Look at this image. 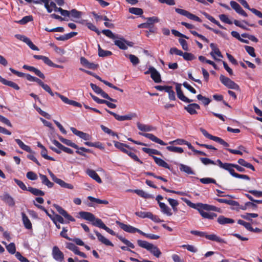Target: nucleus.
<instances>
[{
	"label": "nucleus",
	"mask_w": 262,
	"mask_h": 262,
	"mask_svg": "<svg viewBox=\"0 0 262 262\" xmlns=\"http://www.w3.org/2000/svg\"><path fill=\"white\" fill-rule=\"evenodd\" d=\"M137 244L139 246L149 251L156 257H159L161 254L160 250L157 246L147 242V241L138 239L137 241Z\"/></svg>",
	"instance_id": "obj_1"
},
{
	"label": "nucleus",
	"mask_w": 262,
	"mask_h": 262,
	"mask_svg": "<svg viewBox=\"0 0 262 262\" xmlns=\"http://www.w3.org/2000/svg\"><path fill=\"white\" fill-rule=\"evenodd\" d=\"M233 166L234 164L225 163L223 166H222V168L228 170L230 172V174L235 178L243 179L247 180H250V178L246 174H238L235 172L234 170L233 169Z\"/></svg>",
	"instance_id": "obj_2"
},
{
	"label": "nucleus",
	"mask_w": 262,
	"mask_h": 262,
	"mask_svg": "<svg viewBox=\"0 0 262 262\" xmlns=\"http://www.w3.org/2000/svg\"><path fill=\"white\" fill-rule=\"evenodd\" d=\"M220 80L228 89H233L238 91H241L239 85L228 77L221 75L220 77Z\"/></svg>",
	"instance_id": "obj_3"
},
{
	"label": "nucleus",
	"mask_w": 262,
	"mask_h": 262,
	"mask_svg": "<svg viewBox=\"0 0 262 262\" xmlns=\"http://www.w3.org/2000/svg\"><path fill=\"white\" fill-rule=\"evenodd\" d=\"M200 130L203 134V135L207 138L213 140L216 142H218L219 143L223 145L224 146L228 147L229 146V144L227 142H225L222 138L210 135L205 129L203 128H200Z\"/></svg>",
	"instance_id": "obj_4"
},
{
	"label": "nucleus",
	"mask_w": 262,
	"mask_h": 262,
	"mask_svg": "<svg viewBox=\"0 0 262 262\" xmlns=\"http://www.w3.org/2000/svg\"><path fill=\"white\" fill-rule=\"evenodd\" d=\"M135 214L142 219L149 218L156 223H161L163 221L156 215H154L151 212L138 211L135 212Z\"/></svg>",
	"instance_id": "obj_5"
},
{
	"label": "nucleus",
	"mask_w": 262,
	"mask_h": 262,
	"mask_svg": "<svg viewBox=\"0 0 262 262\" xmlns=\"http://www.w3.org/2000/svg\"><path fill=\"white\" fill-rule=\"evenodd\" d=\"M105 111L110 114L113 115L116 120L119 121L130 120H132L133 118H136L137 117L136 113H131L126 115L120 116L107 109H105Z\"/></svg>",
	"instance_id": "obj_6"
},
{
	"label": "nucleus",
	"mask_w": 262,
	"mask_h": 262,
	"mask_svg": "<svg viewBox=\"0 0 262 262\" xmlns=\"http://www.w3.org/2000/svg\"><path fill=\"white\" fill-rule=\"evenodd\" d=\"M48 172L52 180L56 183L59 185L61 187L68 188L69 189H73L74 188L73 185L65 182L60 179L57 178L50 170L48 169Z\"/></svg>",
	"instance_id": "obj_7"
},
{
	"label": "nucleus",
	"mask_w": 262,
	"mask_h": 262,
	"mask_svg": "<svg viewBox=\"0 0 262 262\" xmlns=\"http://www.w3.org/2000/svg\"><path fill=\"white\" fill-rule=\"evenodd\" d=\"M52 255L53 258L58 262H63L64 260V254L57 246L53 247Z\"/></svg>",
	"instance_id": "obj_8"
},
{
	"label": "nucleus",
	"mask_w": 262,
	"mask_h": 262,
	"mask_svg": "<svg viewBox=\"0 0 262 262\" xmlns=\"http://www.w3.org/2000/svg\"><path fill=\"white\" fill-rule=\"evenodd\" d=\"M116 224L122 229L123 230L130 233L138 232L141 234L142 231L138 228L134 227L130 225L125 224L119 221H116Z\"/></svg>",
	"instance_id": "obj_9"
},
{
	"label": "nucleus",
	"mask_w": 262,
	"mask_h": 262,
	"mask_svg": "<svg viewBox=\"0 0 262 262\" xmlns=\"http://www.w3.org/2000/svg\"><path fill=\"white\" fill-rule=\"evenodd\" d=\"M92 222L93 225H94L95 226L98 227L100 228H102V229L105 230L107 232L109 233L110 234H111L112 235H115V232L113 230H112L110 228H109L108 227H107L103 223V222L102 221V220L101 219L96 218L95 217V220H94Z\"/></svg>",
	"instance_id": "obj_10"
},
{
	"label": "nucleus",
	"mask_w": 262,
	"mask_h": 262,
	"mask_svg": "<svg viewBox=\"0 0 262 262\" xmlns=\"http://www.w3.org/2000/svg\"><path fill=\"white\" fill-rule=\"evenodd\" d=\"M90 86L93 90L98 94H100L103 98L107 99L112 102H117L116 99L111 98L107 94L104 92L100 87L95 84L91 83Z\"/></svg>",
	"instance_id": "obj_11"
},
{
	"label": "nucleus",
	"mask_w": 262,
	"mask_h": 262,
	"mask_svg": "<svg viewBox=\"0 0 262 262\" xmlns=\"http://www.w3.org/2000/svg\"><path fill=\"white\" fill-rule=\"evenodd\" d=\"M175 11L177 13L185 16L190 19L193 20L198 22H201L202 20L197 16L190 13L189 12L179 8H176Z\"/></svg>",
	"instance_id": "obj_12"
},
{
	"label": "nucleus",
	"mask_w": 262,
	"mask_h": 262,
	"mask_svg": "<svg viewBox=\"0 0 262 262\" xmlns=\"http://www.w3.org/2000/svg\"><path fill=\"white\" fill-rule=\"evenodd\" d=\"M15 36L18 39H19V40L24 41V42H25L32 50H35V51L39 50V49L38 48V47H37L36 46H35L33 43L32 41L28 37H27L25 36L19 35V34H16L15 35Z\"/></svg>",
	"instance_id": "obj_13"
},
{
	"label": "nucleus",
	"mask_w": 262,
	"mask_h": 262,
	"mask_svg": "<svg viewBox=\"0 0 262 262\" xmlns=\"http://www.w3.org/2000/svg\"><path fill=\"white\" fill-rule=\"evenodd\" d=\"M176 90L178 97L182 101L187 103H190L193 101L192 99L188 98L183 94V92L181 90V84L177 83L176 84Z\"/></svg>",
	"instance_id": "obj_14"
},
{
	"label": "nucleus",
	"mask_w": 262,
	"mask_h": 262,
	"mask_svg": "<svg viewBox=\"0 0 262 262\" xmlns=\"http://www.w3.org/2000/svg\"><path fill=\"white\" fill-rule=\"evenodd\" d=\"M54 207L56 209V210L58 212L59 214L62 215L63 216H64L66 219L70 221L71 222H75V220L74 217H73L71 215H70L68 213L61 207L60 206L54 204Z\"/></svg>",
	"instance_id": "obj_15"
},
{
	"label": "nucleus",
	"mask_w": 262,
	"mask_h": 262,
	"mask_svg": "<svg viewBox=\"0 0 262 262\" xmlns=\"http://www.w3.org/2000/svg\"><path fill=\"white\" fill-rule=\"evenodd\" d=\"M55 94L58 97H59L61 99V100L66 104L72 105L75 106H77L79 107H81V104L79 102H77L74 100H70L67 97L61 95L60 94L57 92H56Z\"/></svg>",
	"instance_id": "obj_16"
},
{
	"label": "nucleus",
	"mask_w": 262,
	"mask_h": 262,
	"mask_svg": "<svg viewBox=\"0 0 262 262\" xmlns=\"http://www.w3.org/2000/svg\"><path fill=\"white\" fill-rule=\"evenodd\" d=\"M230 4L232 8L234 9L238 14L245 17H247L248 16L246 12L242 9L241 6L237 2L235 1H231L230 2Z\"/></svg>",
	"instance_id": "obj_17"
},
{
	"label": "nucleus",
	"mask_w": 262,
	"mask_h": 262,
	"mask_svg": "<svg viewBox=\"0 0 262 262\" xmlns=\"http://www.w3.org/2000/svg\"><path fill=\"white\" fill-rule=\"evenodd\" d=\"M139 134L161 145H165L166 144L162 140L152 134L139 133Z\"/></svg>",
	"instance_id": "obj_18"
},
{
	"label": "nucleus",
	"mask_w": 262,
	"mask_h": 262,
	"mask_svg": "<svg viewBox=\"0 0 262 262\" xmlns=\"http://www.w3.org/2000/svg\"><path fill=\"white\" fill-rule=\"evenodd\" d=\"M210 47L212 49V51L210 52V54L214 59L217 60V59L215 57V55L220 58L223 57V55L221 52L214 43H210Z\"/></svg>",
	"instance_id": "obj_19"
},
{
	"label": "nucleus",
	"mask_w": 262,
	"mask_h": 262,
	"mask_svg": "<svg viewBox=\"0 0 262 262\" xmlns=\"http://www.w3.org/2000/svg\"><path fill=\"white\" fill-rule=\"evenodd\" d=\"M184 108L190 115H194L198 113L196 110H200V106L196 103H190L187 106H185Z\"/></svg>",
	"instance_id": "obj_20"
},
{
	"label": "nucleus",
	"mask_w": 262,
	"mask_h": 262,
	"mask_svg": "<svg viewBox=\"0 0 262 262\" xmlns=\"http://www.w3.org/2000/svg\"><path fill=\"white\" fill-rule=\"evenodd\" d=\"M70 129L74 134L79 137L81 139H83L85 140H88L90 139V135L86 133H83L81 131H79L77 130L75 128L73 127H71L70 128Z\"/></svg>",
	"instance_id": "obj_21"
},
{
	"label": "nucleus",
	"mask_w": 262,
	"mask_h": 262,
	"mask_svg": "<svg viewBox=\"0 0 262 262\" xmlns=\"http://www.w3.org/2000/svg\"><path fill=\"white\" fill-rule=\"evenodd\" d=\"M23 68L25 69H26L28 71L33 72L37 76L39 77L42 79H45V76L44 74L38 69L32 66H29L28 65H24Z\"/></svg>",
	"instance_id": "obj_22"
},
{
	"label": "nucleus",
	"mask_w": 262,
	"mask_h": 262,
	"mask_svg": "<svg viewBox=\"0 0 262 262\" xmlns=\"http://www.w3.org/2000/svg\"><path fill=\"white\" fill-rule=\"evenodd\" d=\"M2 199L9 206L13 207L15 205L14 199L8 193H5L1 196Z\"/></svg>",
	"instance_id": "obj_23"
},
{
	"label": "nucleus",
	"mask_w": 262,
	"mask_h": 262,
	"mask_svg": "<svg viewBox=\"0 0 262 262\" xmlns=\"http://www.w3.org/2000/svg\"><path fill=\"white\" fill-rule=\"evenodd\" d=\"M96 236H97V238L98 240L103 243V244L106 245V246H111L112 247L114 246L113 244L108 239L105 238L104 236H103L101 233L98 232L97 231H94Z\"/></svg>",
	"instance_id": "obj_24"
},
{
	"label": "nucleus",
	"mask_w": 262,
	"mask_h": 262,
	"mask_svg": "<svg viewBox=\"0 0 262 262\" xmlns=\"http://www.w3.org/2000/svg\"><path fill=\"white\" fill-rule=\"evenodd\" d=\"M79 215L81 218L90 222H93L95 220V215L89 212L80 211L79 212Z\"/></svg>",
	"instance_id": "obj_25"
},
{
	"label": "nucleus",
	"mask_w": 262,
	"mask_h": 262,
	"mask_svg": "<svg viewBox=\"0 0 262 262\" xmlns=\"http://www.w3.org/2000/svg\"><path fill=\"white\" fill-rule=\"evenodd\" d=\"M86 174L98 183H101L102 180L96 172L92 169H88L86 171Z\"/></svg>",
	"instance_id": "obj_26"
},
{
	"label": "nucleus",
	"mask_w": 262,
	"mask_h": 262,
	"mask_svg": "<svg viewBox=\"0 0 262 262\" xmlns=\"http://www.w3.org/2000/svg\"><path fill=\"white\" fill-rule=\"evenodd\" d=\"M0 81L4 84L6 85L9 86L11 88H13L15 90H19V86L15 82L7 80L2 77H0Z\"/></svg>",
	"instance_id": "obj_27"
},
{
	"label": "nucleus",
	"mask_w": 262,
	"mask_h": 262,
	"mask_svg": "<svg viewBox=\"0 0 262 262\" xmlns=\"http://www.w3.org/2000/svg\"><path fill=\"white\" fill-rule=\"evenodd\" d=\"M151 72H152L150 76L152 80L156 83H159L161 81V76L160 73L157 71L154 68L151 69Z\"/></svg>",
	"instance_id": "obj_28"
},
{
	"label": "nucleus",
	"mask_w": 262,
	"mask_h": 262,
	"mask_svg": "<svg viewBox=\"0 0 262 262\" xmlns=\"http://www.w3.org/2000/svg\"><path fill=\"white\" fill-rule=\"evenodd\" d=\"M152 158L154 159L155 163L159 166L170 169L169 165L162 159L155 156H152Z\"/></svg>",
	"instance_id": "obj_29"
},
{
	"label": "nucleus",
	"mask_w": 262,
	"mask_h": 262,
	"mask_svg": "<svg viewBox=\"0 0 262 262\" xmlns=\"http://www.w3.org/2000/svg\"><path fill=\"white\" fill-rule=\"evenodd\" d=\"M205 237L210 241H215L220 243H225V241L214 234H208L206 233Z\"/></svg>",
	"instance_id": "obj_30"
},
{
	"label": "nucleus",
	"mask_w": 262,
	"mask_h": 262,
	"mask_svg": "<svg viewBox=\"0 0 262 262\" xmlns=\"http://www.w3.org/2000/svg\"><path fill=\"white\" fill-rule=\"evenodd\" d=\"M125 43L126 40L123 38H120V39L114 41V44L121 50H126L127 49Z\"/></svg>",
	"instance_id": "obj_31"
},
{
	"label": "nucleus",
	"mask_w": 262,
	"mask_h": 262,
	"mask_svg": "<svg viewBox=\"0 0 262 262\" xmlns=\"http://www.w3.org/2000/svg\"><path fill=\"white\" fill-rule=\"evenodd\" d=\"M199 212L201 215V216L205 219L212 220L217 216V214L216 213L205 212L202 209H199Z\"/></svg>",
	"instance_id": "obj_32"
},
{
	"label": "nucleus",
	"mask_w": 262,
	"mask_h": 262,
	"mask_svg": "<svg viewBox=\"0 0 262 262\" xmlns=\"http://www.w3.org/2000/svg\"><path fill=\"white\" fill-rule=\"evenodd\" d=\"M134 192L139 196L144 199H153L154 198L152 194H149L143 190L136 189Z\"/></svg>",
	"instance_id": "obj_33"
},
{
	"label": "nucleus",
	"mask_w": 262,
	"mask_h": 262,
	"mask_svg": "<svg viewBox=\"0 0 262 262\" xmlns=\"http://www.w3.org/2000/svg\"><path fill=\"white\" fill-rule=\"evenodd\" d=\"M21 216L23 224L25 228H27V229H32V224L30 220L28 219V216L26 215V214L24 212H22Z\"/></svg>",
	"instance_id": "obj_34"
},
{
	"label": "nucleus",
	"mask_w": 262,
	"mask_h": 262,
	"mask_svg": "<svg viewBox=\"0 0 262 262\" xmlns=\"http://www.w3.org/2000/svg\"><path fill=\"white\" fill-rule=\"evenodd\" d=\"M39 177L41 180L43 184L46 185L49 188H52L54 186V183L50 181L47 177L45 175L39 174Z\"/></svg>",
	"instance_id": "obj_35"
},
{
	"label": "nucleus",
	"mask_w": 262,
	"mask_h": 262,
	"mask_svg": "<svg viewBox=\"0 0 262 262\" xmlns=\"http://www.w3.org/2000/svg\"><path fill=\"white\" fill-rule=\"evenodd\" d=\"M217 222L221 225L226 224H232L234 223V221L233 219L227 218L224 216L221 215L217 219Z\"/></svg>",
	"instance_id": "obj_36"
},
{
	"label": "nucleus",
	"mask_w": 262,
	"mask_h": 262,
	"mask_svg": "<svg viewBox=\"0 0 262 262\" xmlns=\"http://www.w3.org/2000/svg\"><path fill=\"white\" fill-rule=\"evenodd\" d=\"M159 206L163 213L168 216H171L172 215V213L171 211V209L164 203L159 202Z\"/></svg>",
	"instance_id": "obj_37"
},
{
	"label": "nucleus",
	"mask_w": 262,
	"mask_h": 262,
	"mask_svg": "<svg viewBox=\"0 0 262 262\" xmlns=\"http://www.w3.org/2000/svg\"><path fill=\"white\" fill-rule=\"evenodd\" d=\"M59 139L61 142H62L63 143H64L68 146H70L73 147L75 149L79 148V147L77 145H76L75 143L72 142L70 140L65 139L61 136L59 137Z\"/></svg>",
	"instance_id": "obj_38"
},
{
	"label": "nucleus",
	"mask_w": 262,
	"mask_h": 262,
	"mask_svg": "<svg viewBox=\"0 0 262 262\" xmlns=\"http://www.w3.org/2000/svg\"><path fill=\"white\" fill-rule=\"evenodd\" d=\"M137 125L138 128L142 132H149L153 129V127L148 125L142 124L139 122H138Z\"/></svg>",
	"instance_id": "obj_39"
},
{
	"label": "nucleus",
	"mask_w": 262,
	"mask_h": 262,
	"mask_svg": "<svg viewBox=\"0 0 262 262\" xmlns=\"http://www.w3.org/2000/svg\"><path fill=\"white\" fill-rule=\"evenodd\" d=\"M180 169L181 171L186 173L188 174H194L192 169L188 166L185 165L183 164H180Z\"/></svg>",
	"instance_id": "obj_40"
},
{
	"label": "nucleus",
	"mask_w": 262,
	"mask_h": 262,
	"mask_svg": "<svg viewBox=\"0 0 262 262\" xmlns=\"http://www.w3.org/2000/svg\"><path fill=\"white\" fill-rule=\"evenodd\" d=\"M28 191L36 196H43L45 195V192L43 191L31 187H28Z\"/></svg>",
	"instance_id": "obj_41"
},
{
	"label": "nucleus",
	"mask_w": 262,
	"mask_h": 262,
	"mask_svg": "<svg viewBox=\"0 0 262 262\" xmlns=\"http://www.w3.org/2000/svg\"><path fill=\"white\" fill-rule=\"evenodd\" d=\"M203 14L205 16L206 18L211 21L212 23L217 25L221 29H225V28L220 24V23L214 19L212 16L207 13L206 12H203Z\"/></svg>",
	"instance_id": "obj_42"
},
{
	"label": "nucleus",
	"mask_w": 262,
	"mask_h": 262,
	"mask_svg": "<svg viewBox=\"0 0 262 262\" xmlns=\"http://www.w3.org/2000/svg\"><path fill=\"white\" fill-rule=\"evenodd\" d=\"M15 141L22 149L29 152H32V150L30 147L25 145L20 139H15Z\"/></svg>",
	"instance_id": "obj_43"
},
{
	"label": "nucleus",
	"mask_w": 262,
	"mask_h": 262,
	"mask_svg": "<svg viewBox=\"0 0 262 262\" xmlns=\"http://www.w3.org/2000/svg\"><path fill=\"white\" fill-rule=\"evenodd\" d=\"M238 163L240 164L241 165L246 167L247 168H248L250 169H251L253 171H255V168L254 166L250 163L247 162L244 159H239L238 160Z\"/></svg>",
	"instance_id": "obj_44"
},
{
	"label": "nucleus",
	"mask_w": 262,
	"mask_h": 262,
	"mask_svg": "<svg viewBox=\"0 0 262 262\" xmlns=\"http://www.w3.org/2000/svg\"><path fill=\"white\" fill-rule=\"evenodd\" d=\"M142 150L145 152V153L148 154L149 156H151L152 157V155H161V152L155 149H151L146 147L142 148Z\"/></svg>",
	"instance_id": "obj_45"
},
{
	"label": "nucleus",
	"mask_w": 262,
	"mask_h": 262,
	"mask_svg": "<svg viewBox=\"0 0 262 262\" xmlns=\"http://www.w3.org/2000/svg\"><path fill=\"white\" fill-rule=\"evenodd\" d=\"M204 207L203 210L207 211H214L216 212H220V208H217L214 206L204 204L202 205Z\"/></svg>",
	"instance_id": "obj_46"
},
{
	"label": "nucleus",
	"mask_w": 262,
	"mask_h": 262,
	"mask_svg": "<svg viewBox=\"0 0 262 262\" xmlns=\"http://www.w3.org/2000/svg\"><path fill=\"white\" fill-rule=\"evenodd\" d=\"M112 53L109 51H105L102 49L99 45H98V55L100 57H106L111 56Z\"/></svg>",
	"instance_id": "obj_47"
},
{
	"label": "nucleus",
	"mask_w": 262,
	"mask_h": 262,
	"mask_svg": "<svg viewBox=\"0 0 262 262\" xmlns=\"http://www.w3.org/2000/svg\"><path fill=\"white\" fill-rule=\"evenodd\" d=\"M129 12L135 15H141L143 11L141 8L132 7L129 9Z\"/></svg>",
	"instance_id": "obj_48"
},
{
	"label": "nucleus",
	"mask_w": 262,
	"mask_h": 262,
	"mask_svg": "<svg viewBox=\"0 0 262 262\" xmlns=\"http://www.w3.org/2000/svg\"><path fill=\"white\" fill-rule=\"evenodd\" d=\"M88 199L90 201L93 202H95L98 204H105V205L108 204V202L107 200H100L99 199H96V198H95L91 196H89L88 197Z\"/></svg>",
	"instance_id": "obj_49"
},
{
	"label": "nucleus",
	"mask_w": 262,
	"mask_h": 262,
	"mask_svg": "<svg viewBox=\"0 0 262 262\" xmlns=\"http://www.w3.org/2000/svg\"><path fill=\"white\" fill-rule=\"evenodd\" d=\"M115 146L120 149L121 151H122L125 147L129 148V146L127 144L118 142V141H114Z\"/></svg>",
	"instance_id": "obj_50"
},
{
	"label": "nucleus",
	"mask_w": 262,
	"mask_h": 262,
	"mask_svg": "<svg viewBox=\"0 0 262 262\" xmlns=\"http://www.w3.org/2000/svg\"><path fill=\"white\" fill-rule=\"evenodd\" d=\"M66 248L74 252L75 254L77 253V252L79 251L78 247L71 243H68L66 245Z\"/></svg>",
	"instance_id": "obj_51"
},
{
	"label": "nucleus",
	"mask_w": 262,
	"mask_h": 262,
	"mask_svg": "<svg viewBox=\"0 0 262 262\" xmlns=\"http://www.w3.org/2000/svg\"><path fill=\"white\" fill-rule=\"evenodd\" d=\"M166 148L168 150H169L170 151L180 153V154H181V153L183 152V151H184L183 148L181 147H179L169 146H167Z\"/></svg>",
	"instance_id": "obj_52"
},
{
	"label": "nucleus",
	"mask_w": 262,
	"mask_h": 262,
	"mask_svg": "<svg viewBox=\"0 0 262 262\" xmlns=\"http://www.w3.org/2000/svg\"><path fill=\"white\" fill-rule=\"evenodd\" d=\"M6 249L11 254H15L16 247L14 243H11L8 245H6Z\"/></svg>",
	"instance_id": "obj_53"
},
{
	"label": "nucleus",
	"mask_w": 262,
	"mask_h": 262,
	"mask_svg": "<svg viewBox=\"0 0 262 262\" xmlns=\"http://www.w3.org/2000/svg\"><path fill=\"white\" fill-rule=\"evenodd\" d=\"M237 223L244 226L247 230L250 231H253V228L251 227V224L249 223L246 222L242 220H239L237 221Z\"/></svg>",
	"instance_id": "obj_54"
},
{
	"label": "nucleus",
	"mask_w": 262,
	"mask_h": 262,
	"mask_svg": "<svg viewBox=\"0 0 262 262\" xmlns=\"http://www.w3.org/2000/svg\"><path fill=\"white\" fill-rule=\"evenodd\" d=\"M82 15V12L77 10L76 9H72L70 11V15L75 18H79L81 17Z\"/></svg>",
	"instance_id": "obj_55"
},
{
	"label": "nucleus",
	"mask_w": 262,
	"mask_h": 262,
	"mask_svg": "<svg viewBox=\"0 0 262 262\" xmlns=\"http://www.w3.org/2000/svg\"><path fill=\"white\" fill-rule=\"evenodd\" d=\"M34 107L41 115H42L44 117L48 119H50L51 118L50 115L41 110L40 107L36 106L35 105H34Z\"/></svg>",
	"instance_id": "obj_56"
},
{
	"label": "nucleus",
	"mask_w": 262,
	"mask_h": 262,
	"mask_svg": "<svg viewBox=\"0 0 262 262\" xmlns=\"http://www.w3.org/2000/svg\"><path fill=\"white\" fill-rule=\"evenodd\" d=\"M102 32L103 34L111 39H114L118 38L110 30H103Z\"/></svg>",
	"instance_id": "obj_57"
},
{
	"label": "nucleus",
	"mask_w": 262,
	"mask_h": 262,
	"mask_svg": "<svg viewBox=\"0 0 262 262\" xmlns=\"http://www.w3.org/2000/svg\"><path fill=\"white\" fill-rule=\"evenodd\" d=\"M52 221L54 222L55 224H56V223L58 222L61 224H64V221L63 219V217L60 216V215H58L57 214H55L54 216V217L52 219Z\"/></svg>",
	"instance_id": "obj_58"
},
{
	"label": "nucleus",
	"mask_w": 262,
	"mask_h": 262,
	"mask_svg": "<svg viewBox=\"0 0 262 262\" xmlns=\"http://www.w3.org/2000/svg\"><path fill=\"white\" fill-rule=\"evenodd\" d=\"M166 92L168 93V97L170 100H174L176 99L175 93L172 90V86H169Z\"/></svg>",
	"instance_id": "obj_59"
},
{
	"label": "nucleus",
	"mask_w": 262,
	"mask_h": 262,
	"mask_svg": "<svg viewBox=\"0 0 262 262\" xmlns=\"http://www.w3.org/2000/svg\"><path fill=\"white\" fill-rule=\"evenodd\" d=\"M197 98L198 100L202 101L205 105L209 104L211 101L209 98L204 97L201 94L197 95Z\"/></svg>",
	"instance_id": "obj_60"
},
{
	"label": "nucleus",
	"mask_w": 262,
	"mask_h": 262,
	"mask_svg": "<svg viewBox=\"0 0 262 262\" xmlns=\"http://www.w3.org/2000/svg\"><path fill=\"white\" fill-rule=\"evenodd\" d=\"M77 150L76 151V152L81 156L85 157L86 155L85 154L83 153V152H90L91 151V149H88L84 147H79L78 149H77Z\"/></svg>",
	"instance_id": "obj_61"
},
{
	"label": "nucleus",
	"mask_w": 262,
	"mask_h": 262,
	"mask_svg": "<svg viewBox=\"0 0 262 262\" xmlns=\"http://www.w3.org/2000/svg\"><path fill=\"white\" fill-rule=\"evenodd\" d=\"M245 49L247 52L252 57H255L256 54L255 53V50L254 48L250 46H246Z\"/></svg>",
	"instance_id": "obj_62"
},
{
	"label": "nucleus",
	"mask_w": 262,
	"mask_h": 262,
	"mask_svg": "<svg viewBox=\"0 0 262 262\" xmlns=\"http://www.w3.org/2000/svg\"><path fill=\"white\" fill-rule=\"evenodd\" d=\"M147 23L148 24L149 26L154 24V23H157L159 21V19L158 17L153 16L150 17L146 18Z\"/></svg>",
	"instance_id": "obj_63"
},
{
	"label": "nucleus",
	"mask_w": 262,
	"mask_h": 262,
	"mask_svg": "<svg viewBox=\"0 0 262 262\" xmlns=\"http://www.w3.org/2000/svg\"><path fill=\"white\" fill-rule=\"evenodd\" d=\"M15 257L20 262H29V260L27 258L24 257L19 252H16Z\"/></svg>",
	"instance_id": "obj_64"
}]
</instances>
